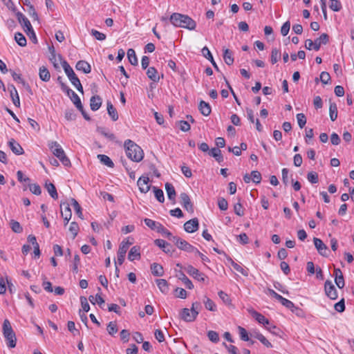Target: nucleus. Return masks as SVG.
<instances>
[{
    "mask_svg": "<svg viewBox=\"0 0 354 354\" xmlns=\"http://www.w3.org/2000/svg\"><path fill=\"white\" fill-rule=\"evenodd\" d=\"M173 242L181 250H184L187 252H193V251H196V248L178 236L173 238Z\"/></svg>",
    "mask_w": 354,
    "mask_h": 354,
    "instance_id": "obj_7",
    "label": "nucleus"
},
{
    "mask_svg": "<svg viewBox=\"0 0 354 354\" xmlns=\"http://www.w3.org/2000/svg\"><path fill=\"white\" fill-rule=\"evenodd\" d=\"M80 263V258L78 254H75L73 259V263L71 266V270L74 274L78 272V267Z\"/></svg>",
    "mask_w": 354,
    "mask_h": 354,
    "instance_id": "obj_55",
    "label": "nucleus"
},
{
    "mask_svg": "<svg viewBox=\"0 0 354 354\" xmlns=\"http://www.w3.org/2000/svg\"><path fill=\"white\" fill-rule=\"evenodd\" d=\"M12 230L15 233H21L23 228L18 221L11 220L10 223Z\"/></svg>",
    "mask_w": 354,
    "mask_h": 354,
    "instance_id": "obj_50",
    "label": "nucleus"
},
{
    "mask_svg": "<svg viewBox=\"0 0 354 354\" xmlns=\"http://www.w3.org/2000/svg\"><path fill=\"white\" fill-rule=\"evenodd\" d=\"M62 66L67 75L68 80H70L71 83L73 85L74 84H77V82L80 80V79L77 77L76 74L75 73L73 69L71 67V66L68 64V63L64 60L62 62Z\"/></svg>",
    "mask_w": 354,
    "mask_h": 354,
    "instance_id": "obj_8",
    "label": "nucleus"
},
{
    "mask_svg": "<svg viewBox=\"0 0 354 354\" xmlns=\"http://www.w3.org/2000/svg\"><path fill=\"white\" fill-rule=\"evenodd\" d=\"M149 183V178L147 176H141L138 178L137 185L140 192L146 194L149 191L151 186Z\"/></svg>",
    "mask_w": 354,
    "mask_h": 354,
    "instance_id": "obj_11",
    "label": "nucleus"
},
{
    "mask_svg": "<svg viewBox=\"0 0 354 354\" xmlns=\"http://www.w3.org/2000/svg\"><path fill=\"white\" fill-rule=\"evenodd\" d=\"M313 242H314L315 246L316 249L317 250V252H319V254H321L322 256L326 257L327 256L326 252L328 250V248L324 243V242L320 239H318L316 237H315L313 239Z\"/></svg>",
    "mask_w": 354,
    "mask_h": 354,
    "instance_id": "obj_15",
    "label": "nucleus"
},
{
    "mask_svg": "<svg viewBox=\"0 0 354 354\" xmlns=\"http://www.w3.org/2000/svg\"><path fill=\"white\" fill-rule=\"evenodd\" d=\"M335 282L337 286L342 289L344 287V279L342 270L339 268L334 269Z\"/></svg>",
    "mask_w": 354,
    "mask_h": 354,
    "instance_id": "obj_19",
    "label": "nucleus"
},
{
    "mask_svg": "<svg viewBox=\"0 0 354 354\" xmlns=\"http://www.w3.org/2000/svg\"><path fill=\"white\" fill-rule=\"evenodd\" d=\"M3 335L6 340L7 346L10 348H15L16 346L17 338L8 319L3 321Z\"/></svg>",
    "mask_w": 354,
    "mask_h": 354,
    "instance_id": "obj_3",
    "label": "nucleus"
},
{
    "mask_svg": "<svg viewBox=\"0 0 354 354\" xmlns=\"http://www.w3.org/2000/svg\"><path fill=\"white\" fill-rule=\"evenodd\" d=\"M61 88L64 92L66 93L67 95L71 98V101L78 110L82 109L83 106L82 104L81 100L75 91L71 89L64 83H61Z\"/></svg>",
    "mask_w": 354,
    "mask_h": 354,
    "instance_id": "obj_4",
    "label": "nucleus"
},
{
    "mask_svg": "<svg viewBox=\"0 0 354 354\" xmlns=\"http://www.w3.org/2000/svg\"><path fill=\"white\" fill-rule=\"evenodd\" d=\"M307 179L312 184H315L319 181L318 174L315 171L308 172Z\"/></svg>",
    "mask_w": 354,
    "mask_h": 354,
    "instance_id": "obj_59",
    "label": "nucleus"
},
{
    "mask_svg": "<svg viewBox=\"0 0 354 354\" xmlns=\"http://www.w3.org/2000/svg\"><path fill=\"white\" fill-rule=\"evenodd\" d=\"M75 68L77 71H81L86 74L89 73L91 71V65L84 60L77 62Z\"/></svg>",
    "mask_w": 354,
    "mask_h": 354,
    "instance_id": "obj_24",
    "label": "nucleus"
},
{
    "mask_svg": "<svg viewBox=\"0 0 354 354\" xmlns=\"http://www.w3.org/2000/svg\"><path fill=\"white\" fill-rule=\"evenodd\" d=\"M45 188L47 189V191L49 193L50 196L53 199H57L58 194L57 192V189H56L55 186L53 183L46 182V183H45Z\"/></svg>",
    "mask_w": 354,
    "mask_h": 354,
    "instance_id": "obj_35",
    "label": "nucleus"
},
{
    "mask_svg": "<svg viewBox=\"0 0 354 354\" xmlns=\"http://www.w3.org/2000/svg\"><path fill=\"white\" fill-rule=\"evenodd\" d=\"M203 302H204L205 308L207 309L208 310H210L212 312H214L216 310L217 308H216V306L215 303L209 298L205 297V299H204Z\"/></svg>",
    "mask_w": 354,
    "mask_h": 354,
    "instance_id": "obj_45",
    "label": "nucleus"
},
{
    "mask_svg": "<svg viewBox=\"0 0 354 354\" xmlns=\"http://www.w3.org/2000/svg\"><path fill=\"white\" fill-rule=\"evenodd\" d=\"M131 244L132 243L128 240H124L121 242L118 251L117 261L115 262V265L118 264L120 266L124 263L126 253Z\"/></svg>",
    "mask_w": 354,
    "mask_h": 354,
    "instance_id": "obj_6",
    "label": "nucleus"
},
{
    "mask_svg": "<svg viewBox=\"0 0 354 354\" xmlns=\"http://www.w3.org/2000/svg\"><path fill=\"white\" fill-rule=\"evenodd\" d=\"M198 313L191 311V309L183 308L180 313L181 319L185 322H190L196 319Z\"/></svg>",
    "mask_w": 354,
    "mask_h": 354,
    "instance_id": "obj_12",
    "label": "nucleus"
},
{
    "mask_svg": "<svg viewBox=\"0 0 354 354\" xmlns=\"http://www.w3.org/2000/svg\"><path fill=\"white\" fill-rule=\"evenodd\" d=\"M209 155L214 158L218 163H221L223 161V156L220 149L216 147L211 149L209 151Z\"/></svg>",
    "mask_w": 354,
    "mask_h": 354,
    "instance_id": "obj_28",
    "label": "nucleus"
},
{
    "mask_svg": "<svg viewBox=\"0 0 354 354\" xmlns=\"http://www.w3.org/2000/svg\"><path fill=\"white\" fill-rule=\"evenodd\" d=\"M281 58V52L277 48H273L271 52L270 62L272 64H276Z\"/></svg>",
    "mask_w": 354,
    "mask_h": 354,
    "instance_id": "obj_44",
    "label": "nucleus"
},
{
    "mask_svg": "<svg viewBox=\"0 0 354 354\" xmlns=\"http://www.w3.org/2000/svg\"><path fill=\"white\" fill-rule=\"evenodd\" d=\"M198 109L201 113L205 116H208L210 115L212 109L209 103L201 100L198 104Z\"/></svg>",
    "mask_w": 354,
    "mask_h": 354,
    "instance_id": "obj_26",
    "label": "nucleus"
},
{
    "mask_svg": "<svg viewBox=\"0 0 354 354\" xmlns=\"http://www.w3.org/2000/svg\"><path fill=\"white\" fill-rule=\"evenodd\" d=\"M252 315L259 324L264 326L270 324L269 320L262 314L257 311H253Z\"/></svg>",
    "mask_w": 354,
    "mask_h": 354,
    "instance_id": "obj_32",
    "label": "nucleus"
},
{
    "mask_svg": "<svg viewBox=\"0 0 354 354\" xmlns=\"http://www.w3.org/2000/svg\"><path fill=\"white\" fill-rule=\"evenodd\" d=\"M147 77L154 82H158L160 80L158 71L154 67H149L147 71Z\"/></svg>",
    "mask_w": 354,
    "mask_h": 354,
    "instance_id": "obj_29",
    "label": "nucleus"
},
{
    "mask_svg": "<svg viewBox=\"0 0 354 354\" xmlns=\"http://www.w3.org/2000/svg\"><path fill=\"white\" fill-rule=\"evenodd\" d=\"M207 337H208L209 339L214 343H217L219 341L218 334L216 331H214V330L208 331Z\"/></svg>",
    "mask_w": 354,
    "mask_h": 354,
    "instance_id": "obj_62",
    "label": "nucleus"
},
{
    "mask_svg": "<svg viewBox=\"0 0 354 354\" xmlns=\"http://www.w3.org/2000/svg\"><path fill=\"white\" fill-rule=\"evenodd\" d=\"M140 250V248L139 246L135 245L132 247L129 252L128 259L130 261H133L136 259H140L141 257Z\"/></svg>",
    "mask_w": 354,
    "mask_h": 354,
    "instance_id": "obj_25",
    "label": "nucleus"
},
{
    "mask_svg": "<svg viewBox=\"0 0 354 354\" xmlns=\"http://www.w3.org/2000/svg\"><path fill=\"white\" fill-rule=\"evenodd\" d=\"M89 301L92 304H95L96 303L99 305H102L104 303V299L101 297L100 294H97L96 295H91L88 297Z\"/></svg>",
    "mask_w": 354,
    "mask_h": 354,
    "instance_id": "obj_53",
    "label": "nucleus"
},
{
    "mask_svg": "<svg viewBox=\"0 0 354 354\" xmlns=\"http://www.w3.org/2000/svg\"><path fill=\"white\" fill-rule=\"evenodd\" d=\"M253 337L259 340L266 347L272 348V344L259 332H255L251 335Z\"/></svg>",
    "mask_w": 354,
    "mask_h": 354,
    "instance_id": "obj_30",
    "label": "nucleus"
},
{
    "mask_svg": "<svg viewBox=\"0 0 354 354\" xmlns=\"http://www.w3.org/2000/svg\"><path fill=\"white\" fill-rule=\"evenodd\" d=\"M16 17L19 23L23 26L24 30H32V26L28 18L21 12H16Z\"/></svg>",
    "mask_w": 354,
    "mask_h": 354,
    "instance_id": "obj_14",
    "label": "nucleus"
},
{
    "mask_svg": "<svg viewBox=\"0 0 354 354\" xmlns=\"http://www.w3.org/2000/svg\"><path fill=\"white\" fill-rule=\"evenodd\" d=\"M165 189L169 200H174L176 197V191L174 187L171 183H167L165 184Z\"/></svg>",
    "mask_w": 354,
    "mask_h": 354,
    "instance_id": "obj_43",
    "label": "nucleus"
},
{
    "mask_svg": "<svg viewBox=\"0 0 354 354\" xmlns=\"http://www.w3.org/2000/svg\"><path fill=\"white\" fill-rule=\"evenodd\" d=\"M176 277L179 280H180L184 283L185 286L187 289L192 290L194 288V285L192 281L185 275V274L182 270H179L177 272Z\"/></svg>",
    "mask_w": 354,
    "mask_h": 354,
    "instance_id": "obj_20",
    "label": "nucleus"
},
{
    "mask_svg": "<svg viewBox=\"0 0 354 354\" xmlns=\"http://www.w3.org/2000/svg\"><path fill=\"white\" fill-rule=\"evenodd\" d=\"M184 229L188 233H193L198 229V220L194 218L184 224Z\"/></svg>",
    "mask_w": 354,
    "mask_h": 354,
    "instance_id": "obj_13",
    "label": "nucleus"
},
{
    "mask_svg": "<svg viewBox=\"0 0 354 354\" xmlns=\"http://www.w3.org/2000/svg\"><path fill=\"white\" fill-rule=\"evenodd\" d=\"M223 59L227 65L231 66L233 64V53L230 50L227 48L223 50Z\"/></svg>",
    "mask_w": 354,
    "mask_h": 354,
    "instance_id": "obj_34",
    "label": "nucleus"
},
{
    "mask_svg": "<svg viewBox=\"0 0 354 354\" xmlns=\"http://www.w3.org/2000/svg\"><path fill=\"white\" fill-rule=\"evenodd\" d=\"M329 8L335 12H339L342 6L339 0H330Z\"/></svg>",
    "mask_w": 354,
    "mask_h": 354,
    "instance_id": "obj_52",
    "label": "nucleus"
},
{
    "mask_svg": "<svg viewBox=\"0 0 354 354\" xmlns=\"http://www.w3.org/2000/svg\"><path fill=\"white\" fill-rule=\"evenodd\" d=\"M154 243L156 245L162 249L163 252H165L167 254H171L174 252L173 247L171 245V244H169L165 240L156 239L154 241Z\"/></svg>",
    "mask_w": 354,
    "mask_h": 354,
    "instance_id": "obj_18",
    "label": "nucleus"
},
{
    "mask_svg": "<svg viewBox=\"0 0 354 354\" xmlns=\"http://www.w3.org/2000/svg\"><path fill=\"white\" fill-rule=\"evenodd\" d=\"M158 232L160 233L162 236L167 238L169 240L173 242V238H176V236H173L172 234L165 228L161 223L159 225L158 228L156 230Z\"/></svg>",
    "mask_w": 354,
    "mask_h": 354,
    "instance_id": "obj_38",
    "label": "nucleus"
},
{
    "mask_svg": "<svg viewBox=\"0 0 354 354\" xmlns=\"http://www.w3.org/2000/svg\"><path fill=\"white\" fill-rule=\"evenodd\" d=\"M234 213L239 216H242L244 215V208L242 204L241 203V198H238V202L234 204Z\"/></svg>",
    "mask_w": 354,
    "mask_h": 354,
    "instance_id": "obj_47",
    "label": "nucleus"
},
{
    "mask_svg": "<svg viewBox=\"0 0 354 354\" xmlns=\"http://www.w3.org/2000/svg\"><path fill=\"white\" fill-rule=\"evenodd\" d=\"M30 191L37 195L39 196L41 194V189L38 184H28Z\"/></svg>",
    "mask_w": 354,
    "mask_h": 354,
    "instance_id": "obj_60",
    "label": "nucleus"
},
{
    "mask_svg": "<svg viewBox=\"0 0 354 354\" xmlns=\"http://www.w3.org/2000/svg\"><path fill=\"white\" fill-rule=\"evenodd\" d=\"M106 330L109 335H115L118 332V327L116 323L114 322H110L107 325Z\"/></svg>",
    "mask_w": 354,
    "mask_h": 354,
    "instance_id": "obj_56",
    "label": "nucleus"
},
{
    "mask_svg": "<svg viewBox=\"0 0 354 354\" xmlns=\"http://www.w3.org/2000/svg\"><path fill=\"white\" fill-rule=\"evenodd\" d=\"M325 293L330 299L335 300L337 298L338 295L335 286L331 281L326 280L324 284Z\"/></svg>",
    "mask_w": 354,
    "mask_h": 354,
    "instance_id": "obj_10",
    "label": "nucleus"
},
{
    "mask_svg": "<svg viewBox=\"0 0 354 354\" xmlns=\"http://www.w3.org/2000/svg\"><path fill=\"white\" fill-rule=\"evenodd\" d=\"M144 222L147 227L153 230H157L159 225L160 224L158 222L147 218H145Z\"/></svg>",
    "mask_w": 354,
    "mask_h": 354,
    "instance_id": "obj_51",
    "label": "nucleus"
},
{
    "mask_svg": "<svg viewBox=\"0 0 354 354\" xmlns=\"http://www.w3.org/2000/svg\"><path fill=\"white\" fill-rule=\"evenodd\" d=\"M71 205L73 207L74 210L78 216L81 218H83L82 207L75 199L71 198Z\"/></svg>",
    "mask_w": 354,
    "mask_h": 354,
    "instance_id": "obj_54",
    "label": "nucleus"
},
{
    "mask_svg": "<svg viewBox=\"0 0 354 354\" xmlns=\"http://www.w3.org/2000/svg\"><path fill=\"white\" fill-rule=\"evenodd\" d=\"M329 41V37L326 33H322L319 37L314 41V50L317 51L319 50L322 44H326Z\"/></svg>",
    "mask_w": 354,
    "mask_h": 354,
    "instance_id": "obj_21",
    "label": "nucleus"
},
{
    "mask_svg": "<svg viewBox=\"0 0 354 354\" xmlns=\"http://www.w3.org/2000/svg\"><path fill=\"white\" fill-rule=\"evenodd\" d=\"M60 207L62 216L64 220H66V223H68L72 216L70 205L67 203H62L60 204Z\"/></svg>",
    "mask_w": 354,
    "mask_h": 354,
    "instance_id": "obj_17",
    "label": "nucleus"
},
{
    "mask_svg": "<svg viewBox=\"0 0 354 354\" xmlns=\"http://www.w3.org/2000/svg\"><path fill=\"white\" fill-rule=\"evenodd\" d=\"M107 111L110 117L113 121H116L118 120V111L113 106L112 103L109 101L107 102Z\"/></svg>",
    "mask_w": 354,
    "mask_h": 354,
    "instance_id": "obj_36",
    "label": "nucleus"
},
{
    "mask_svg": "<svg viewBox=\"0 0 354 354\" xmlns=\"http://www.w3.org/2000/svg\"><path fill=\"white\" fill-rule=\"evenodd\" d=\"M251 178L252 180L256 184H259L261 181V174L258 171H252L251 172Z\"/></svg>",
    "mask_w": 354,
    "mask_h": 354,
    "instance_id": "obj_63",
    "label": "nucleus"
},
{
    "mask_svg": "<svg viewBox=\"0 0 354 354\" xmlns=\"http://www.w3.org/2000/svg\"><path fill=\"white\" fill-rule=\"evenodd\" d=\"M238 330H239V336H240V338L241 340L245 341V342L250 341L248 333L244 328H243L241 326H239Z\"/></svg>",
    "mask_w": 354,
    "mask_h": 354,
    "instance_id": "obj_58",
    "label": "nucleus"
},
{
    "mask_svg": "<svg viewBox=\"0 0 354 354\" xmlns=\"http://www.w3.org/2000/svg\"><path fill=\"white\" fill-rule=\"evenodd\" d=\"M151 272L154 276L160 277L163 275V268L158 263H153L151 266Z\"/></svg>",
    "mask_w": 354,
    "mask_h": 354,
    "instance_id": "obj_39",
    "label": "nucleus"
},
{
    "mask_svg": "<svg viewBox=\"0 0 354 354\" xmlns=\"http://www.w3.org/2000/svg\"><path fill=\"white\" fill-rule=\"evenodd\" d=\"M127 58L129 62L133 66H137L138 64V58L136 55V52L133 49L129 48L127 50Z\"/></svg>",
    "mask_w": 354,
    "mask_h": 354,
    "instance_id": "obj_41",
    "label": "nucleus"
},
{
    "mask_svg": "<svg viewBox=\"0 0 354 354\" xmlns=\"http://www.w3.org/2000/svg\"><path fill=\"white\" fill-rule=\"evenodd\" d=\"M102 103V100L99 95H93L90 99V107L93 111H97Z\"/></svg>",
    "mask_w": 354,
    "mask_h": 354,
    "instance_id": "obj_23",
    "label": "nucleus"
},
{
    "mask_svg": "<svg viewBox=\"0 0 354 354\" xmlns=\"http://www.w3.org/2000/svg\"><path fill=\"white\" fill-rule=\"evenodd\" d=\"M65 167H70L71 165V160L66 156L64 151L59 155H55Z\"/></svg>",
    "mask_w": 354,
    "mask_h": 354,
    "instance_id": "obj_48",
    "label": "nucleus"
},
{
    "mask_svg": "<svg viewBox=\"0 0 354 354\" xmlns=\"http://www.w3.org/2000/svg\"><path fill=\"white\" fill-rule=\"evenodd\" d=\"M91 34L92 36H93L96 39L99 41H104L106 39V37L105 34L100 32V31L95 29L91 30Z\"/></svg>",
    "mask_w": 354,
    "mask_h": 354,
    "instance_id": "obj_57",
    "label": "nucleus"
},
{
    "mask_svg": "<svg viewBox=\"0 0 354 354\" xmlns=\"http://www.w3.org/2000/svg\"><path fill=\"white\" fill-rule=\"evenodd\" d=\"M39 78L44 82H48L50 79V74L46 66H41L39 69Z\"/></svg>",
    "mask_w": 354,
    "mask_h": 354,
    "instance_id": "obj_31",
    "label": "nucleus"
},
{
    "mask_svg": "<svg viewBox=\"0 0 354 354\" xmlns=\"http://www.w3.org/2000/svg\"><path fill=\"white\" fill-rule=\"evenodd\" d=\"M297 120L299 127L302 129L306 124V118L304 113L297 114Z\"/></svg>",
    "mask_w": 354,
    "mask_h": 354,
    "instance_id": "obj_61",
    "label": "nucleus"
},
{
    "mask_svg": "<svg viewBox=\"0 0 354 354\" xmlns=\"http://www.w3.org/2000/svg\"><path fill=\"white\" fill-rule=\"evenodd\" d=\"M64 117L67 120L72 121L75 120L76 114L72 109H66L64 112Z\"/></svg>",
    "mask_w": 354,
    "mask_h": 354,
    "instance_id": "obj_64",
    "label": "nucleus"
},
{
    "mask_svg": "<svg viewBox=\"0 0 354 354\" xmlns=\"http://www.w3.org/2000/svg\"><path fill=\"white\" fill-rule=\"evenodd\" d=\"M97 158L100 160V162L103 165L110 167L113 168L114 167V163L111 160V159L106 155L104 154H99L97 155Z\"/></svg>",
    "mask_w": 354,
    "mask_h": 354,
    "instance_id": "obj_37",
    "label": "nucleus"
},
{
    "mask_svg": "<svg viewBox=\"0 0 354 354\" xmlns=\"http://www.w3.org/2000/svg\"><path fill=\"white\" fill-rule=\"evenodd\" d=\"M184 270L190 277L200 282L205 283L208 279V277L204 273L200 272L197 268H194L192 265L185 266Z\"/></svg>",
    "mask_w": 354,
    "mask_h": 354,
    "instance_id": "obj_5",
    "label": "nucleus"
},
{
    "mask_svg": "<svg viewBox=\"0 0 354 354\" xmlns=\"http://www.w3.org/2000/svg\"><path fill=\"white\" fill-rule=\"evenodd\" d=\"M153 191L154 192L155 197L160 203H163L165 201L164 193L161 189L158 188L157 187L153 186L152 187Z\"/></svg>",
    "mask_w": 354,
    "mask_h": 354,
    "instance_id": "obj_49",
    "label": "nucleus"
},
{
    "mask_svg": "<svg viewBox=\"0 0 354 354\" xmlns=\"http://www.w3.org/2000/svg\"><path fill=\"white\" fill-rule=\"evenodd\" d=\"M180 203L182 207L190 213H194V205L189 195L186 193H181L180 195Z\"/></svg>",
    "mask_w": 354,
    "mask_h": 354,
    "instance_id": "obj_9",
    "label": "nucleus"
},
{
    "mask_svg": "<svg viewBox=\"0 0 354 354\" xmlns=\"http://www.w3.org/2000/svg\"><path fill=\"white\" fill-rule=\"evenodd\" d=\"M202 53H203V55L206 59H207L209 61L211 62V63L213 65V66L214 67V68H216V70H218V67L216 63L215 62V61L214 60V58H213V56H212L211 52L209 51V48L207 46H205L202 49Z\"/></svg>",
    "mask_w": 354,
    "mask_h": 354,
    "instance_id": "obj_33",
    "label": "nucleus"
},
{
    "mask_svg": "<svg viewBox=\"0 0 354 354\" xmlns=\"http://www.w3.org/2000/svg\"><path fill=\"white\" fill-rule=\"evenodd\" d=\"M8 90L10 92V95L13 104L19 107L20 106V100L18 92L13 84L8 85Z\"/></svg>",
    "mask_w": 354,
    "mask_h": 354,
    "instance_id": "obj_16",
    "label": "nucleus"
},
{
    "mask_svg": "<svg viewBox=\"0 0 354 354\" xmlns=\"http://www.w3.org/2000/svg\"><path fill=\"white\" fill-rule=\"evenodd\" d=\"M15 39L16 42L20 46H26L27 44V41L24 35L21 32H16L15 34Z\"/></svg>",
    "mask_w": 354,
    "mask_h": 354,
    "instance_id": "obj_46",
    "label": "nucleus"
},
{
    "mask_svg": "<svg viewBox=\"0 0 354 354\" xmlns=\"http://www.w3.org/2000/svg\"><path fill=\"white\" fill-rule=\"evenodd\" d=\"M329 115L330 120L333 122L337 118V107L335 102H330L329 106Z\"/></svg>",
    "mask_w": 354,
    "mask_h": 354,
    "instance_id": "obj_42",
    "label": "nucleus"
},
{
    "mask_svg": "<svg viewBox=\"0 0 354 354\" xmlns=\"http://www.w3.org/2000/svg\"><path fill=\"white\" fill-rule=\"evenodd\" d=\"M8 145L12 151L16 155H21L24 153L21 146L15 141L13 138L10 139L8 142Z\"/></svg>",
    "mask_w": 354,
    "mask_h": 354,
    "instance_id": "obj_22",
    "label": "nucleus"
},
{
    "mask_svg": "<svg viewBox=\"0 0 354 354\" xmlns=\"http://www.w3.org/2000/svg\"><path fill=\"white\" fill-rule=\"evenodd\" d=\"M156 284L160 289V290L164 293L166 294L169 291V286L168 283L165 279H159L156 280Z\"/></svg>",
    "mask_w": 354,
    "mask_h": 354,
    "instance_id": "obj_40",
    "label": "nucleus"
},
{
    "mask_svg": "<svg viewBox=\"0 0 354 354\" xmlns=\"http://www.w3.org/2000/svg\"><path fill=\"white\" fill-rule=\"evenodd\" d=\"M48 147L53 153V155H59L64 151V149L61 145L57 141H49L48 142Z\"/></svg>",
    "mask_w": 354,
    "mask_h": 354,
    "instance_id": "obj_27",
    "label": "nucleus"
},
{
    "mask_svg": "<svg viewBox=\"0 0 354 354\" xmlns=\"http://www.w3.org/2000/svg\"><path fill=\"white\" fill-rule=\"evenodd\" d=\"M169 19L171 23L176 27L194 30L196 26L195 21L188 15L175 12L170 16Z\"/></svg>",
    "mask_w": 354,
    "mask_h": 354,
    "instance_id": "obj_1",
    "label": "nucleus"
},
{
    "mask_svg": "<svg viewBox=\"0 0 354 354\" xmlns=\"http://www.w3.org/2000/svg\"><path fill=\"white\" fill-rule=\"evenodd\" d=\"M124 149L127 156L131 160L139 162L143 159L142 149L131 140L128 139L124 142Z\"/></svg>",
    "mask_w": 354,
    "mask_h": 354,
    "instance_id": "obj_2",
    "label": "nucleus"
}]
</instances>
